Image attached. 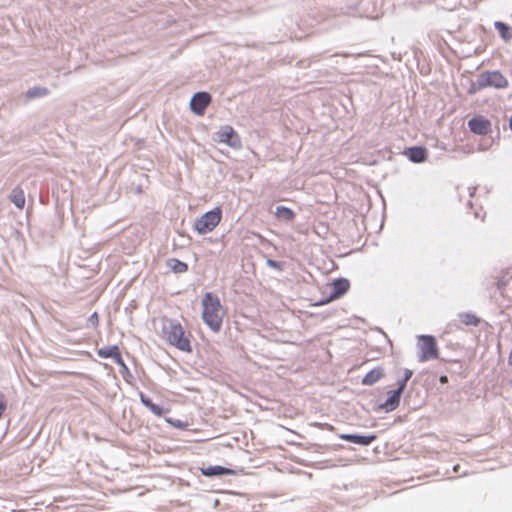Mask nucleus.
Returning <instances> with one entry per match:
<instances>
[{
  "instance_id": "10",
  "label": "nucleus",
  "mask_w": 512,
  "mask_h": 512,
  "mask_svg": "<svg viewBox=\"0 0 512 512\" xmlns=\"http://www.w3.org/2000/svg\"><path fill=\"white\" fill-rule=\"evenodd\" d=\"M97 355L101 358H112L117 364L121 366L124 365V361L122 359L120 350L118 346H108V347H102L97 350Z\"/></svg>"
},
{
  "instance_id": "1",
  "label": "nucleus",
  "mask_w": 512,
  "mask_h": 512,
  "mask_svg": "<svg viewBox=\"0 0 512 512\" xmlns=\"http://www.w3.org/2000/svg\"><path fill=\"white\" fill-rule=\"evenodd\" d=\"M201 304L203 322L211 331L218 333L226 316V310L219 297L212 292H207L204 294Z\"/></svg>"
},
{
  "instance_id": "12",
  "label": "nucleus",
  "mask_w": 512,
  "mask_h": 512,
  "mask_svg": "<svg viewBox=\"0 0 512 512\" xmlns=\"http://www.w3.org/2000/svg\"><path fill=\"white\" fill-rule=\"evenodd\" d=\"M404 154L415 163H422L427 159V150L420 146L410 147Z\"/></svg>"
},
{
  "instance_id": "13",
  "label": "nucleus",
  "mask_w": 512,
  "mask_h": 512,
  "mask_svg": "<svg viewBox=\"0 0 512 512\" xmlns=\"http://www.w3.org/2000/svg\"><path fill=\"white\" fill-rule=\"evenodd\" d=\"M340 438L355 444L359 445H369L371 444L377 437L376 435H356V434H342Z\"/></svg>"
},
{
  "instance_id": "21",
  "label": "nucleus",
  "mask_w": 512,
  "mask_h": 512,
  "mask_svg": "<svg viewBox=\"0 0 512 512\" xmlns=\"http://www.w3.org/2000/svg\"><path fill=\"white\" fill-rule=\"evenodd\" d=\"M494 26L497 29V31L499 32L502 39H504L505 41H508L511 39L512 34L510 33V28L508 25H506L503 22L496 21Z\"/></svg>"
},
{
  "instance_id": "3",
  "label": "nucleus",
  "mask_w": 512,
  "mask_h": 512,
  "mask_svg": "<svg viewBox=\"0 0 512 512\" xmlns=\"http://www.w3.org/2000/svg\"><path fill=\"white\" fill-rule=\"evenodd\" d=\"M509 85L507 78L499 71L485 72L481 74L476 83L472 84L469 92L475 93L486 87L505 89Z\"/></svg>"
},
{
  "instance_id": "2",
  "label": "nucleus",
  "mask_w": 512,
  "mask_h": 512,
  "mask_svg": "<svg viewBox=\"0 0 512 512\" xmlns=\"http://www.w3.org/2000/svg\"><path fill=\"white\" fill-rule=\"evenodd\" d=\"M161 337L170 345L183 352H191V334L186 332L180 322L162 318Z\"/></svg>"
},
{
  "instance_id": "26",
  "label": "nucleus",
  "mask_w": 512,
  "mask_h": 512,
  "mask_svg": "<svg viewBox=\"0 0 512 512\" xmlns=\"http://www.w3.org/2000/svg\"><path fill=\"white\" fill-rule=\"evenodd\" d=\"M91 319L97 323V322H98V315H97V313H94V314L91 316Z\"/></svg>"
},
{
  "instance_id": "20",
  "label": "nucleus",
  "mask_w": 512,
  "mask_h": 512,
  "mask_svg": "<svg viewBox=\"0 0 512 512\" xmlns=\"http://www.w3.org/2000/svg\"><path fill=\"white\" fill-rule=\"evenodd\" d=\"M11 201L16 207L22 209L25 205V195L20 188H15L11 195Z\"/></svg>"
},
{
  "instance_id": "24",
  "label": "nucleus",
  "mask_w": 512,
  "mask_h": 512,
  "mask_svg": "<svg viewBox=\"0 0 512 512\" xmlns=\"http://www.w3.org/2000/svg\"><path fill=\"white\" fill-rule=\"evenodd\" d=\"M412 371L411 370H408L406 369L405 370V376H404V379L399 383V384H404V388L406 387V383L407 381L411 378L412 376Z\"/></svg>"
},
{
  "instance_id": "7",
  "label": "nucleus",
  "mask_w": 512,
  "mask_h": 512,
  "mask_svg": "<svg viewBox=\"0 0 512 512\" xmlns=\"http://www.w3.org/2000/svg\"><path fill=\"white\" fill-rule=\"evenodd\" d=\"M216 135L218 142L227 144L232 148H239L241 146V140L238 134L235 132L233 127L229 125L221 127Z\"/></svg>"
},
{
  "instance_id": "25",
  "label": "nucleus",
  "mask_w": 512,
  "mask_h": 512,
  "mask_svg": "<svg viewBox=\"0 0 512 512\" xmlns=\"http://www.w3.org/2000/svg\"><path fill=\"white\" fill-rule=\"evenodd\" d=\"M439 380H440V382H441V383H443V384H445V383H447V382H448V378H447V376H446V375L441 376Z\"/></svg>"
},
{
  "instance_id": "19",
  "label": "nucleus",
  "mask_w": 512,
  "mask_h": 512,
  "mask_svg": "<svg viewBox=\"0 0 512 512\" xmlns=\"http://www.w3.org/2000/svg\"><path fill=\"white\" fill-rule=\"evenodd\" d=\"M167 266L174 272V273H185L188 271V265L185 262H182L178 259L172 258L167 261Z\"/></svg>"
},
{
  "instance_id": "9",
  "label": "nucleus",
  "mask_w": 512,
  "mask_h": 512,
  "mask_svg": "<svg viewBox=\"0 0 512 512\" xmlns=\"http://www.w3.org/2000/svg\"><path fill=\"white\" fill-rule=\"evenodd\" d=\"M211 102V96L207 92L196 93L190 102L191 110L197 115H203L205 109Z\"/></svg>"
},
{
  "instance_id": "6",
  "label": "nucleus",
  "mask_w": 512,
  "mask_h": 512,
  "mask_svg": "<svg viewBox=\"0 0 512 512\" xmlns=\"http://www.w3.org/2000/svg\"><path fill=\"white\" fill-rule=\"evenodd\" d=\"M328 288L330 289V294L327 299L321 301L320 304H326L342 297L345 293L348 292L350 283L345 278H339L328 284Z\"/></svg>"
},
{
  "instance_id": "15",
  "label": "nucleus",
  "mask_w": 512,
  "mask_h": 512,
  "mask_svg": "<svg viewBox=\"0 0 512 512\" xmlns=\"http://www.w3.org/2000/svg\"><path fill=\"white\" fill-rule=\"evenodd\" d=\"M140 400H141V403L145 407H147L156 416L160 417L170 411L168 408L164 409V408L160 407L159 405L153 403L152 400L150 398L146 397L143 393H140Z\"/></svg>"
},
{
  "instance_id": "22",
  "label": "nucleus",
  "mask_w": 512,
  "mask_h": 512,
  "mask_svg": "<svg viewBox=\"0 0 512 512\" xmlns=\"http://www.w3.org/2000/svg\"><path fill=\"white\" fill-rule=\"evenodd\" d=\"M49 90L45 87H34L26 92V97L29 99L43 97L48 95Z\"/></svg>"
},
{
  "instance_id": "8",
  "label": "nucleus",
  "mask_w": 512,
  "mask_h": 512,
  "mask_svg": "<svg viewBox=\"0 0 512 512\" xmlns=\"http://www.w3.org/2000/svg\"><path fill=\"white\" fill-rule=\"evenodd\" d=\"M491 122L482 115H477L468 121L471 132L477 135H487L491 132Z\"/></svg>"
},
{
  "instance_id": "11",
  "label": "nucleus",
  "mask_w": 512,
  "mask_h": 512,
  "mask_svg": "<svg viewBox=\"0 0 512 512\" xmlns=\"http://www.w3.org/2000/svg\"><path fill=\"white\" fill-rule=\"evenodd\" d=\"M404 390V384H399V387L397 390H394L389 393V396L385 403L382 404V408H384L386 411H393L395 410L400 402V396L401 393Z\"/></svg>"
},
{
  "instance_id": "4",
  "label": "nucleus",
  "mask_w": 512,
  "mask_h": 512,
  "mask_svg": "<svg viewBox=\"0 0 512 512\" xmlns=\"http://www.w3.org/2000/svg\"><path fill=\"white\" fill-rule=\"evenodd\" d=\"M222 219V210L220 207H215L214 209L206 212L200 218H198L194 223V229L199 234H206L212 232L220 223Z\"/></svg>"
},
{
  "instance_id": "5",
  "label": "nucleus",
  "mask_w": 512,
  "mask_h": 512,
  "mask_svg": "<svg viewBox=\"0 0 512 512\" xmlns=\"http://www.w3.org/2000/svg\"><path fill=\"white\" fill-rule=\"evenodd\" d=\"M439 357V350L433 336L422 335L419 337V361L426 362Z\"/></svg>"
},
{
  "instance_id": "16",
  "label": "nucleus",
  "mask_w": 512,
  "mask_h": 512,
  "mask_svg": "<svg viewBox=\"0 0 512 512\" xmlns=\"http://www.w3.org/2000/svg\"><path fill=\"white\" fill-rule=\"evenodd\" d=\"M275 216L278 220L290 222L295 218V213L292 209L285 206H278L275 210Z\"/></svg>"
},
{
  "instance_id": "14",
  "label": "nucleus",
  "mask_w": 512,
  "mask_h": 512,
  "mask_svg": "<svg viewBox=\"0 0 512 512\" xmlns=\"http://www.w3.org/2000/svg\"><path fill=\"white\" fill-rule=\"evenodd\" d=\"M202 475L207 477L221 476V475H232L234 471L232 469L223 466H208L200 468Z\"/></svg>"
},
{
  "instance_id": "17",
  "label": "nucleus",
  "mask_w": 512,
  "mask_h": 512,
  "mask_svg": "<svg viewBox=\"0 0 512 512\" xmlns=\"http://www.w3.org/2000/svg\"><path fill=\"white\" fill-rule=\"evenodd\" d=\"M384 373L381 368H375L369 371L363 378L362 384L373 385L383 377Z\"/></svg>"
},
{
  "instance_id": "23",
  "label": "nucleus",
  "mask_w": 512,
  "mask_h": 512,
  "mask_svg": "<svg viewBox=\"0 0 512 512\" xmlns=\"http://www.w3.org/2000/svg\"><path fill=\"white\" fill-rule=\"evenodd\" d=\"M165 420H166V422H167L168 424L172 425V426H173V427H175V428H184V427H186V424H184V423H183L182 421H180V420H173V419H171V418H166Z\"/></svg>"
},
{
  "instance_id": "18",
  "label": "nucleus",
  "mask_w": 512,
  "mask_h": 512,
  "mask_svg": "<svg viewBox=\"0 0 512 512\" xmlns=\"http://www.w3.org/2000/svg\"><path fill=\"white\" fill-rule=\"evenodd\" d=\"M458 320L465 326H477L480 323V318L469 312L460 313L458 315Z\"/></svg>"
}]
</instances>
